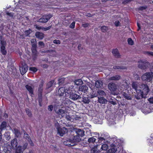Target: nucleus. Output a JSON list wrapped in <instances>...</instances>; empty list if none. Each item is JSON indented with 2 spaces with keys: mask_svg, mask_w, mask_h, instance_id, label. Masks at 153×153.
Segmentation results:
<instances>
[{
  "mask_svg": "<svg viewBox=\"0 0 153 153\" xmlns=\"http://www.w3.org/2000/svg\"><path fill=\"white\" fill-rule=\"evenodd\" d=\"M68 95L67 97H69L71 99L73 100H77L78 99H80L81 97L80 95L77 94H79L77 92L74 91H72L70 88H68V90L66 91Z\"/></svg>",
  "mask_w": 153,
  "mask_h": 153,
  "instance_id": "nucleus-1",
  "label": "nucleus"
},
{
  "mask_svg": "<svg viewBox=\"0 0 153 153\" xmlns=\"http://www.w3.org/2000/svg\"><path fill=\"white\" fill-rule=\"evenodd\" d=\"M76 132V135L74 136L73 139L76 142H79L81 140L80 137H82L85 135L84 131L81 129H77Z\"/></svg>",
  "mask_w": 153,
  "mask_h": 153,
  "instance_id": "nucleus-2",
  "label": "nucleus"
},
{
  "mask_svg": "<svg viewBox=\"0 0 153 153\" xmlns=\"http://www.w3.org/2000/svg\"><path fill=\"white\" fill-rule=\"evenodd\" d=\"M150 65L149 63L146 60L144 59H141L138 62V67L142 69H145L148 67Z\"/></svg>",
  "mask_w": 153,
  "mask_h": 153,
  "instance_id": "nucleus-3",
  "label": "nucleus"
},
{
  "mask_svg": "<svg viewBox=\"0 0 153 153\" xmlns=\"http://www.w3.org/2000/svg\"><path fill=\"white\" fill-rule=\"evenodd\" d=\"M153 73L152 72H148L144 74L141 77L143 81L149 82L152 79Z\"/></svg>",
  "mask_w": 153,
  "mask_h": 153,
  "instance_id": "nucleus-4",
  "label": "nucleus"
},
{
  "mask_svg": "<svg viewBox=\"0 0 153 153\" xmlns=\"http://www.w3.org/2000/svg\"><path fill=\"white\" fill-rule=\"evenodd\" d=\"M1 45L0 46V52L1 54L4 56L6 55L7 53L6 47L7 43L5 41L1 40Z\"/></svg>",
  "mask_w": 153,
  "mask_h": 153,
  "instance_id": "nucleus-5",
  "label": "nucleus"
},
{
  "mask_svg": "<svg viewBox=\"0 0 153 153\" xmlns=\"http://www.w3.org/2000/svg\"><path fill=\"white\" fill-rule=\"evenodd\" d=\"M52 16L50 14L45 15L42 16V17L39 19L37 22L40 23H46L52 17Z\"/></svg>",
  "mask_w": 153,
  "mask_h": 153,
  "instance_id": "nucleus-6",
  "label": "nucleus"
},
{
  "mask_svg": "<svg viewBox=\"0 0 153 153\" xmlns=\"http://www.w3.org/2000/svg\"><path fill=\"white\" fill-rule=\"evenodd\" d=\"M56 128L57 129L58 133L61 137L63 136L66 133L68 132V129L65 127L60 128L59 126H57Z\"/></svg>",
  "mask_w": 153,
  "mask_h": 153,
  "instance_id": "nucleus-7",
  "label": "nucleus"
},
{
  "mask_svg": "<svg viewBox=\"0 0 153 153\" xmlns=\"http://www.w3.org/2000/svg\"><path fill=\"white\" fill-rule=\"evenodd\" d=\"M31 50L33 56H37V42L31 43Z\"/></svg>",
  "mask_w": 153,
  "mask_h": 153,
  "instance_id": "nucleus-8",
  "label": "nucleus"
},
{
  "mask_svg": "<svg viewBox=\"0 0 153 153\" xmlns=\"http://www.w3.org/2000/svg\"><path fill=\"white\" fill-rule=\"evenodd\" d=\"M19 70L22 75L25 74L28 70V66L27 64L25 62L22 63L21 66L20 67Z\"/></svg>",
  "mask_w": 153,
  "mask_h": 153,
  "instance_id": "nucleus-9",
  "label": "nucleus"
},
{
  "mask_svg": "<svg viewBox=\"0 0 153 153\" xmlns=\"http://www.w3.org/2000/svg\"><path fill=\"white\" fill-rule=\"evenodd\" d=\"M140 88L142 89L141 91L143 93L144 96L146 95L149 91V89L147 85L142 84L140 86Z\"/></svg>",
  "mask_w": 153,
  "mask_h": 153,
  "instance_id": "nucleus-10",
  "label": "nucleus"
},
{
  "mask_svg": "<svg viewBox=\"0 0 153 153\" xmlns=\"http://www.w3.org/2000/svg\"><path fill=\"white\" fill-rule=\"evenodd\" d=\"M67 90H68V88L65 89L64 87L60 88L58 91V95L60 96H63L65 94V97H67L68 94L66 92V91Z\"/></svg>",
  "mask_w": 153,
  "mask_h": 153,
  "instance_id": "nucleus-11",
  "label": "nucleus"
},
{
  "mask_svg": "<svg viewBox=\"0 0 153 153\" xmlns=\"http://www.w3.org/2000/svg\"><path fill=\"white\" fill-rule=\"evenodd\" d=\"M75 142H76L74 141L73 138L72 140L69 139L68 140L64 141V144L65 145L68 146H72L75 145L76 143Z\"/></svg>",
  "mask_w": 153,
  "mask_h": 153,
  "instance_id": "nucleus-12",
  "label": "nucleus"
},
{
  "mask_svg": "<svg viewBox=\"0 0 153 153\" xmlns=\"http://www.w3.org/2000/svg\"><path fill=\"white\" fill-rule=\"evenodd\" d=\"M136 91L137 93V94L135 96L137 99L139 100L143 98H145L146 96L144 95L143 93L141 91V89H138Z\"/></svg>",
  "mask_w": 153,
  "mask_h": 153,
  "instance_id": "nucleus-13",
  "label": "nucleus"
},
{
  "mask_svg": "<svg viewBox=\"0 0 153 153\" xmlns=\"http://www.w3.org/2000/svg\"><path fill=\"white\" fill-rule=\"evenodd\" d=\"M108 87L109 89L111 91H115L117 89L116 85L113 82H110L108 85Z\"/></svg>",
  "mask_w": 153,
  "mask_h": 153,
  "instance_id": "nucleus-14",
  "label": "nucleus"
},
{
  "mask_svg": "<svg viewBox=\"0 0 153 153\" xmlns=\"http://www.w3.org/2000/svg\"><path fill=\"white\" fill-rule=\"evenodd\" d=\"M25 87L27 90L29 91V94L31 97H33V89L32 87L28 85H26Z\"/></svg>",
  "mask_w": 153,
  "mask_h": 153,
  "instance_id": "nucleus-15",
  "label": "nucleus"
},
{
  "mask_svg": "<svg viewBox=\"0 0 153 153\" xmlns=\"http://www.w3.org/2000/svg\"><path fill=\"white\" fill-rule=\"evenodd\" d=\"M113 55L116 58H120V55L117 48L113 49L112 51Z\"/></svg>",
  "mask_w": 153,
  "mask_h": 153,
  "instance_id": "nucleus-16",
  "label": "nucleus"
},
{
  "mask_svg": "<svg viewBox=\"0 0 153 153\" xmlns=\"http://www.w3.org/2000/svg\"><path fill=\"white\" fill-rule=\"evenodd\" d=\"M79 91H82L84 93H86L88 92V88L87 85H83L79 86Z\"/></svg>",
  "mask_w": 153,
  "mask_h": 153,
  "instance_id": "nucleus-17",
  "label": "nucleus"
},
{
  "mask_svg": "<svg viewBox=\"0 0 153 153\" xmlns=\"http://www.w3.org/2000/svg\"><path fill=\"white\" fill-rule=\"evenodd\" d=\"M18 145L17 140L16 138L13 139L11 142V147L13 149H15Z\"/></svg>",
  "mask_w": 153,
  "mask_h": 153,
  "instance_id": "nucleus-18",
  "label": "nucleus"
},
{
  "mask_svg": "<svg viewBox=\"0 0 153 153\" xmlns=\"http://www.w3.org/2000/svg\"><path fill=\"white\" fill-rule=\"evenodd\" d=\"M36 37L40 39H42L44 37V34L39 32H36L35 34Z\"/></svg>",
  "mask_w": 153,
  "mask_h": 153,
  "instance_id": "nucleus-19",
  "label": "nucleus"
},
{
  "mask_svg": "<svg viewBox=\"0 0 153 153\" xmlns=\"http://www.w3.org/2000/svg\"><path fill=\"white\" fill-rule=\"evenodd\" d=\"M132 88L134 89L135 91H137L140 88V86L139 84L137 82H133L132 84Z\"/></svg>",
  "mask_w": 153,
  "mask_h": 153,
  "instance_id": "nucleus-20",
  "label": "nucleus"
},
{
  "mask_svg": "<svg viewBox=\"0 0 153 153\" xmlns=\"http://www.w3.org/2000/svg\"><path fill=\"white\" fill-rule=\"evenodd\" d=\"M82 102L85 104H88L90 102V99L88 95L83 96Z\"/></svg>",
  "mask_w": 153,
  "mask_h": 153,
  "instance_id": "nucleus-21",
  "label": "nucleus"
},
{
  "mask_svg": "<svg viewBox=\"0 0 153 153\" xmlns=\"http://www.w3.org/2000/svg\"><path fill=\"white\" fill-rule=\"evenodd\" d=\"M103 84V82L100 80H97L95 82V85L97 88H101Z\"/></svg>",
  "mask_w": 153,
  "mask_h": 153,
  "instance_id": "nucleus-22",
  "label": "nucleus"
},
{
  "mask_svg": "<svg viewBox=\"0 0 153 153\" xmlns=\"http://www.w3.org/2000/svg\"><path fill=\"white\" fill-rule=\"evenodd\" d=\"M56 113L59 115V117L61 118L64 116L65 111L63 110L59 109L56 112Z\"/></svg>",
  "mask_w": 153,
  "mask_h": 153,
  "instance_id": "nucleus-23",
  "label": "nucleus"
},
{
  "mask_svg": "<svg viewBox=\"0 0 153 153\" xmlns=\"http://www.w3.org/2000/svg\"><path fill=\"white\" fill-rule=\"evenodd\" d=\"M11 150V149L10 146H4L3 149L4 151L6 153H10Z\"/></svg>",
  "mask_w": 153,
  "mask_h": 153,
  "instance_id": "nucleus-24",
  "label": "nucleus"
},
{
  "mask_svg": "<svg viewBox=\"0 0 153 153\" xmlns=\"http://www.w3.org/2000/svg\"><path fill=\"white\" fill-rule=\"evenodd\" d=\"M14 134L15 135V137H20L21 135L20 131L19 130L16 129H14Z\"/></svg>",
  "mask_w": 153,
  "mask_h": 153,
  "instance_id": "nucleus-25",
  "label": "nucleus"
},
{
  "mask_svg": "<svg viewBox=\"0 0 153 153\" xmlns=\"http://www.w3.org/2000/svg\"><path fill=\"white\" fill-rule=\"evenodd\" d=\"M7 123L6 121H3L0 125V130L2 131L6 128L7 126Z\"/></svg>",
  "mask_w": 153,
  "mask_h": 153,
  "instance_id": "nucleus-26",
  "label": "nucleus"
},
{
  "mask_svg": "<svg viewBox=\"0 0 153 153\" xmlns=\"http://www.w3.org/2000/svg\"><path fill=\"white\" fill-rule=\"evenodd\" d=\"M120 78V76L118 75H117L115 76H112L109 78V80H118Z\"/></svg>",
  "mask_w": 153,
  "mask_h": 153,
  "instance_id": "nucleus-27",
  "label": "nucleus"
},
{
  "mask_svg": "<svg viewBox=\"0 0 153 153\" xmlns=\"http://www.w3.org/2000/svg\"><path fill=\"white\" fill-rule=\"evenodd\" d=\"M16 148L15 153H23L24 151L22 149V146H19Z\"/></svg>",
  "mask_w": 153,
  "mask_h": 153,
  "instance_id": "nucleus-28",
  "label": "nucleus"
},
{
  "mask_svg": "<svg viewBox=\"0 0 153 153\" xmlns=\"http://www.w3.org/2000/svg\"><path fill=\"white\" fill-rule=\"evenodd\" d=\"M99 102L102 104L105 103L107 102V100L103 97H100L98 98Z\"/></svg>",
  "mask_w": 153,
  "mask_h": 153,
  "instance_id": "nucleus-29",
  "label": "nucleus"
},
{
  "mask_svg": "<svg viewBox=\"0 0 153 153\" xmlns=\"http://www.w3.org/2000/svg\"><path fill=\"white\" fill-rule=\"evenodd\" d=\"M54 82V80H52L47 83L46 85L47 88L48 89L51 87L53 84Z\"/></svg>",
  "mask_w": 153,
  "mask_h": 153,
  "instance_id": "nucleus-30",
  "label": "nucleus"
},
{
  "mask_svg": "<svg viewBox=\"0 0 153 153\" xmlns=\"http://www.w3.org/2000/svg\"><path fill=\"white\" fill-rule=\"evenodd\" d=\"M42 95H41V96L39 95H38V102L39 104V105L40 106H42Z\"/></svg>",
  "mask_w": 153,
  "mask_h": 153,
  "instance_id": "nucleus-31",
  "label": "nucleus"
},
{
  "mask_svg": "<svg viewBox=\"0 0 153 153\" xmlns=\"http://www.w3.org/2000/svg\"><path fill=\"white\" fill-rule=\"evenodd\" d=\"M113 68L115 70H121L124 69V67L122 66H114L113 67Z\"/></svg>",
  "mask_w": 153,
  "mask_h": 153,
  "instance_id": "nucleus-32",
  "label": "nucleus"
},
{
  "mask_svg": "<svg viewBox=\"0 0 153 153\" xmlns=\"http://www.w3.org/2000/svg\"><path fill=\"white\" fill-rule=\"evenodd\" d=\"M96 139L94 137H90L88 139V142L89 143H94L95 142Z\"/></svg>",
  "mask_w": 153,
  "mask_h": 153,
  "instance_id": "nucleus-33",
  "label": "nucleus"
},
{
  "mask_svg": "<svg viewBox=\"0 0 153 153\" xmlns=\"http://www.w3.org/2000/svg\"><path fill=\"white\" fill-rule=\"evenodd\" d=\"M43 88L39 87L38 89V95H42Z\"/></svg>",
  "mask_w": 153,
  "mask_h": 153,
  "instance_id": "nucleus-34",
  "label": "nucleus"
},
{
  "mask_svg": "<svg viewBox=\"0 0 153 153\" xmlns=\"http://www.w3.org/2000/svg\"><path fill=\"white\" fill-rule=\"evenodd\" d=\"M29 70L35 73L37 71L38 69L35 67H30L29 68Z\"/></svg>",
  "mask_w": 153,
  "mask_h": 153,
  "instance_id": "nucleus-35",
  "label": "nucleus"
},
{
  "mask_svg": "<svg viewBox=\"0 0 153 153\" xmlns=\"http://www.w3.org/2000/svg\"><path fill=\"white\" fill-rule=\"evenodd\" d=\"M101 30L102 32H105L107 31L108 28L106 26H103L101 27Z\"/></svg>",
  "mask_w": 153,
  "mask_h": 153,
  "instance_id": "nucleus-36",
  "label": "nucleus"
},
{
  "mask_svg": "<svg viewBox=\"0 0 153 153\" xmlns=\"http://www.w3.org/2000/svg\"><path fill=\"white\" fill-rule=\"evenodd\" d=\"M144 54L149 56H153V52L145 51L144 52Z\"/></svg>",
  "mask_w": 153,
  "mask_h": 153,
  "instance_id": "nucleus-37",
  "label": "nucleus"
},
{
  "mask_svg": "<svg viewBox=\"0 0 153 153\" xmlns=\"http://www.w3.org/2000/svg\"><path fill=\"white\" fill-rule=\"evenodd\" d=\"M108 148V146L106 144H102L101 147V149L103 150H106Z\"/></svg>",
  "mask_w": 153,
  "mask_h": 153,
  "instance_id": "nucleus-38",
  "label": "nucleus"
},
{
  "mask_svg": "<svg viewBox=\"0 0 153 153\" xmlns=\"http://www.w3.org/2000/svg\"><path fill=\"white\" fill-rule=\"evenodd\" d=\"M32 30L29 29L28 30H26L25 32V33L26 36H29V35L32 33Z\"/></svg>",
  "mask_w": 153,
  "mask_h": 153,
  "instance_id": "nucleus-39",
  "label": "nucleus"
},
{
  "mask_svg": "<svg viewBox=\"0 0 153 153\" xmlns=\"http://www.w3.org/2000/svg\"><path fill=\"white\" fill-rule=\"evenodd\" d=\"M82 82L81 79H79L76 80L75 82V83L77 85H80L82 84Z\"/></svg>",
  "mask_w": 153,
  "mask_h": 153,
  "instance_id": "nucleus-40",
  "label": "nucleus"
},
{
  "mask_svg": "<svg viewBox=\"0 0 153 153\" xmlns=\"http://www.w3.org/2000/svg\"><path fill=\"white\" fill-rule=\"evenodd\" d=\"M24 138H25L26 139L28 140H31L30 138L27 134L26 133V132H25L24 133Z\"/></svg>",
  "mask_w": 153,
  "mask_h": 153,
  "instance_id": "nucleus-41",
  "label": "nucleus"
},
{
  "mask_svg": "<svg viewBox=\"0 0 153 153\" xmlns=\"http://www.w3.org/2000/svg\"><path fill=\"white\" fill-rule=\"evenodd\" d=\"M26 112L27 115L29 117H32V114L30 111L28 109L26 110Z\"/></svg>",
  "mask_w": 153,
  "mask_h": 153,
  "instance_id": "nucleus-42",
  "label": "nucleus"
},
{
  "mask_svg": "<svg viewBox=\"0 0 153 153\" xmlns=\"http://www.w3.org/2000/svg\"><path fill=\"white\" fill-rule=\"evenodd\" d=\"M128 44L130 45H133L134 44V42L132 39L129 38L128 39Z\"/></svg>",
  "mask_w": 153,
  "mask_h": 153,
  "instance_id": "nucleus-43",
  "label": "nucleus"
},
{
  "mask_svg": "<svg viewBox=\"0 0 153 153\" xmlns=\"http://www.w3.org/2000/svg\"><path fill=\"white\" fill-rule=\"evenodd\" d=\"M117 151V150L114 148H112L109 149L108 151L109 153H114Z\"/></svg>",
  "mask_w": 153,
  "mask_h": 153,
  "instance_id": "nucleus-44",
  "label": "nucleus"
},
{
  "mask_svg": "<svg viewBox=\"0 0 153 153\" xmlns=\"http://www.w3.org/2000/svg\"><path fill=\"white\" fill-rule=\"evenodd\" d=\"M28 145V143H25L23 145V146H22V149L23 150V151L25 150V149H26Z\"/></svg>",
  "mask_w": 153,
  "mask_h": 153,
  "instance_id": "nucleus-45",
  "label": "nucleus"
},
{
  "mask_svg": "<svg viewBox=\"0 0 153 153\" xmlns=\"http://www.w3.org/2000/svg\"><path fill=\"white\" fill-rule=\"evenodd\" d=\"M125 98L128 100H130L131 99V96L130 95H128L125 94Z\"/></svg>",
  "mask_w": 153,
  "mask_h": 153,
  "instance_id": "nucleus-46",
  "label": "nucleus"
},
{
  "mask_svg": "<svg viewBox=\"0 0 153 153\" xmlns=\"http://www.w3.org/2000/svg\"><path fill=\"white\" fill-rule=\"evenodd\" d=\"M66 118L68 120L71 121H73L74 120L69 115H66Z\"/></svg>",
  "mask_w": 153,
  "mask_h": 153,
  "instance_id": "nucleus-47",
  "label": "nucleus"
},
{
  "mask_svg": "<svg viewBox=\"0 0 153 153\" xmlns=\"http://www.w3.org/2000/svg\"><path fill=\"white\" fill-rule=\"evenodd\" d=\"M97 147H94L91 150L92 153H95L97 152Z\"/></svg>",
  "mask_w": 153,
  "mask_h": 153,
  "instance_id": "nucleus-48",
  "label": "nucleus"
},
{
  "mask_svg": "<svg viewBox=\"0 0 153 153\" xmlns=\"http://www.w3.org/2000/svg\"><path fill=\"white\" fill-rule=\"evenodd\" d=\"M98 93L100 95L102 96H104L105 95V92L102 90L99 91Z\"/></svg>",
  "mask_w": 153,
  "mask_h": 153,
  "instance_id": "nucleus-49",
  "label": "nucleus"
},
{
  "mask_svg": "<svg viewBox=\"0 0 153 153\" xmlns=\"http://www.w3.org/2000/svg\"><path fill=\"white\" fill-rule=\"evenodd\" d=\"M64 80V79L62 78L59 79L58 80L59 84H61L63 83Z\"/></svg>",
  "mask_w": 153,
  "mask_h": 153,
  "instance_id": "nucleus-50",
  "label": "nucleus"
},
{
  "mask_svg": "<svg viewBox=\"0 0 153 153\" xmlns=\"http://www.w3.org/2000/svg\"><path fill=\"white\" fill-rule=\"evenodd\" d=\"M6 14L7 16H9V17L11 18L13 17V14L12 13H9L8 11H6Z\"/></svg>",
  "mask_w": 153,
  "mask_h": 153,
  "instance_id": "nucleus-51",
  "label": "nucleus"
},
{
  "mask_svg": "<svg viewBox=\"0 0 153 153\" xmlns=\"http://www.w3.org/2000/svg\"><path fill=\"white\" fill-rule=\"evenodd\" d=\"M44 83V81L43 80H42L40 82V84L39 85V87L43 88V86Z\"/></svg>",
  "mask_w": 153,
  "mask_h": 153,
  "instance_id": "nucleus-52",
  "label": "nucleus"
},
{
  "mask_svg": "<svg viewBox=\"0 0 153 153\" xmlns=\"http://www.w3.org/2000/svg\"><path fill=\"white\" fill-rule=\"evenodd\" d=\"M75 22H73L70 25V27L72 28L73 29L75 27Z\"/></svg>",
  "mask_w": 153,
  "mask_h": 153,
  "instance_id": "nucleus-53",
  "label": "nucleus"
},
{
  "mask_svg": "<svg viewBox=\"0 0 153 153\" xmlns=\"http://www.w3.org/2000/svg\"><path fill=\"white\" fill-rule=\"evenodd\" d=\"M4 135L6 139L7 140H9L11 137L9 134L8 135L7 134H5Z\"/></svg>",
  "mask_w": 153,
  "mask_h": 153,
  "instance_id": "nucleus-54",
  "label": "nucleus"
},
{
  "mask_svg": "<svg viewBox=\"0 0 153 153\" xmlns=\"http://www.w3.org/2000/svg\"><path fill=\"white\" fill-rule=\"evenodd\" d=\"M89 24L88 23H85V24H82V27L84 28L88 27L89 26Z\"/></svg>",
  "mask_w": 153,
  "mask_h": 153,
  "instance_id": "nucleus-55",
  "label": "nucleus"
},
{
  "mask_svg": "<svg viewBox=\"0 0 153 153\" xmlns=\"http://www.w3.org/2000/svg\"><path fill=\"white\" fill-rule=\"evenodd\" d=\"M53 43L56 44H60L61 42L60 40H54L53 41Z\"/></svg>",
  "mask_w": 153,
  "mask_h": 153,
  "instance_id": "nucleus-56",
  "label": "nucleus"
},
{
  "mask_svg": "<svg viewBox=\"0 0 153 153\" xmlns=\"http://www.w3.org/2000/svg\"><path fill=\"white\" fill-rule=\"evenodd\" d=\"M105 139L104 138L101 137H99L98 138V141L99 143H101V142L103 140H105Z\"/></svg>",
  "mask_w": 153,
  "mask_h": 153,
  "instance_id": "nucleus-57",
  "label": "nucleus"
},
{
  "mask_svg": "<svg viewBox=\"0 0 153 153\" xmlns=\"http://www.w3.org/2000/svg\"><path fill=\"white\" fill-rule=\"evenodd\" d=\"M147 8L146 6H142L138 8L139 10H143L146 9Z\"/></svg>",
  "mask_w": 153,
  "mask_h": 153,
  "instance_id": "nucleus-58",
  "label": "nucleus"
},
{
  "mask_svg": "<svg viewBox=\"0 0 153 153\" xmlns=\"http://www.w3.org/2000/svg\"><path fill=\"white\" fill-rule=\"evenodd\" d=\"M53 106L52 105H49L48 106V110L50 111H52L53 110Z\"/></svg>",
  "mask_w": 153,
  "mask_h": 153,
  "instance_id": "nucleus-59",
  "label": "nucleus"
},
{
  "mask_svg": "<svg viewBox=\"0 0 153 153\" xmlns=\"http://www.w3.org/2000/svg\"><path fill=\"white\" fill-rule=\"evenodd\" d=\"M129 86L128 84L126 82H125V89L126 88V89L129 88Z\"/></svg>",
  "mask_w": 153,
  "mask_h": 153,
  "instance_id": "nucleus-60",
  "label": "nucleus"
},
{
  "mask_svg": "<svg viewBox=\"0 0 153 153\" xmlns=\"http://www.w3.org/2000/svg\"><path fill=\"white\" fill-rule=\"evenodd\" d=\"M120 24V22L118 21H116L114 22V24L116 27L119 26Z\"/></svg>",
  "mask_w": 153,
  "mask_h": 153,
  "instance_id": "nucleus-61",
  "label": "nucleus"
},
{
  "mask_svg": "<svg viewBox=\"0 0 153 153\" xmlns=\"http://www.w3.org/2000/svg\"><path fill=\"white\" fill-rule=\"evenodd\" d=\"M38 43L39 46H44L45 45L44 43L43 42H39Z\"/></svg>",
  "mask_w": 153,
  "mask_h": 153,
  "instance_id": "nucleus-62",
  "label": "nucleus"
},
{
  "mask_svg": "<svg viewBox=\"0 0 153 153\" xmlns=\"http://www.w3.org/2000/svg\"><path fill=\"white\" fill-rule=\"evenodd\" d=\"M51 28V26H49L47 27H44V28L43 30L45 31H47L49 30Z\"/></svg>",
  "mask_w": 153,
  "mask_h": 153,
  "instance_id": "nucleus-63",
  "label": "nucleus"
},
{
  "mask_svg": "<svg viewBox=\"0 0 153 153\" xmlns=\"http://www.w3.org/2000/svg\"><path fill=\"white\" fill-rule=\"evenodd\" d=\"M149 102L152 103H153V98H150L149 99Z\"/></svg>",
  "mask_w": 153,
  "mask_h": 153,
  "instance_id": "nucleus-64",
  "label": "nucleus"
}]
</instances>
